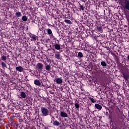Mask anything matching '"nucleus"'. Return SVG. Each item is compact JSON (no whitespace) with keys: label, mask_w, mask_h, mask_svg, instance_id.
<instances>
[{"label":"nucleus","mask_w":129,"mask_h":129,"mask_svg":"<svg viewBox=\"0 0 129 129\" xmlns=\"http://www.w3.org/2000/svg\"><path fill=\"white\" fill-rule=\"evenodd\" d=\"M107 110L109 111V118L111 121L115 122L116 125L121 127L122 125H123V122L122 120V117H121V111L119 109L118 107L116 108H114L112 110L109 109L108 108L105 107Z\"/></svg>","instance_id":"obj_1"},{"label":"nucleus","mask_w":129,"mask_h":129,"mask_svg":"<svg viewBox=\"0 0 129 129\" xmlns=\"http://www.w3.org/2000/svg\"><path fill=\"white\" fill-rule=\"evenodd\" d=\"M24 119H22V118H19V122H20V124L21 125V127H24V128H27V122H29V120L30 119V118L28 117L27 114H25L24 115Z\"/></svg>","instance_id":"obj_2"},{"label":"nucleus","mask_w":129,"mask_h":129,"mask_svg":"<svg viewBox=\"0 0 129 129\" xmlns=\"http://www.w3.org/2000/svg\"><path fill=\"white\" fill-rule=\"evenodd\" d=\"M57 42L55 41V44L52 45V50L54 52H56V50L59 51V50H61V45L59 44V40H57Z\"/></svg>","instance_id":"obj_3"},{"label":"nucleus","mask_w":129,"mask_h":129,"mask_svg":"<svg viewBox=\"0 0 129 129\" xmlns=\"http://www.w3.org/2000/svg\"><path fill=\"white\" fill-rule=\"evenodd\" d=\"M14 117H15L14 116H11L9 118V123L11 124L12 126H13V127H15V128H17L18 127V126H17V123H16L15 120L14 119Z\"/></svg>","instance_id":"obj_4"},{"label":"nucleus","mask_w":129,"mask_h":129,"mask_svg":"<svg viewBox=\"0 0 129 129\" xmlns=\"http://www.w3.org/2000/svg\"><path fill=\"white\" fill-rule=\"evenodd\" d=\"M41 113H42V115L43 116H47V115H49V110L47 108L43 107L41 108Z\"/></svg>","instance_id":"obj_5"},{"label":"nucleus","mask_w":129,"mask_h":129,"mask_svg":"<svg viewBox=\"0 0 129 129\" xmlns=\"http://www.w3.org/2000/svg\"><path fill=\"white\" fill-rule=\"evenodd\" d=\"M96 30L97 32H99L100 33H102V25L101 24L98 23L96 24Z\"/></svg>","instance_id":"obj_6"},{"label":"nucleus","mask_w":129,"mask_h":129,"mask_svg":"<svg viewBox=\"0 0 129 129\" xmlns=\"http://www.w3.org/2000/svg\"><path fill=\"white\" fill-rule=\"evenodd\" d=\"M48 35H49L51 39H53V40H56V38H55V36L53 35V33H52V30L50 28H48L46 29Z\"/></svg>","instance_id":"obj_7"},{"label":"nucleus","mask_w":129,"mask_h":129,"mask_svg":"<svg viewBox=\"0 0 129 129\" xmlns=\"http://www.w3.org/2000/svg\"><path fill=\"white\" fill-rule=\"evenodd\" d=\"M58 120L59 121H58L57 120L53 121V125H54V126H59L60 124H61V121H62V119H61V118H58Z\"/></svg>","instance_id":"obj_8"},{"label":"nucleus","mask_w":129,"mask_h":129,"mask_svg":"<svg viewBox=\"0 0 129 129\" xmlns=\"http://www.w3.org/2000/svg\"><path fill=\"white\" fill-rule=\"evenodd\" d=\"M36 67L38 70L42 71L44 69V64L41 62H39L36 64Z\"/></svg>","instance_id":"obj_9"},{"label":"nucleus","mask_w":129,"mask_h":129,"mask_svg":"<svg viewBox=\"0 0 129 129\" xmlns=\"http://www.w3.org/2000/svg\"><path fill=\"white\" fill-rule=\"evenodd\" d=\"M100 64L95 65V69L97 72H102V68H100Z\"/></svg>","instance_id":"obj_10"},{"label":"nucleus","mask_w":129,"mask_h":129,"mask_svg":"<svg viewBox=\"0 0 129 129\" xmlns=\"http://www.w3.org/2000/svg\"><path fill=\"white\" fill-rule=\"evenodd\" d=\"M124 9H126V10H128V11H129V1L128 0H124Z\"/></svg>","instance_id":"obj_11"},{"label":"nucleus","mask_w":129,"mask_h":129,"mask_svg":"<svg viewBox=\"0 0 129 129\" xmlns=\"http://www.w3.org/2000/svg\"><path fill=\"white\" fill-rule=\"evenodd\" d=\"M122 74L123 75L122 77L125 79L126 81H127L128 78H129V75L126 72H122Z\"/></svg>","instance_id":"obj_12"},{"label":"nucleus","mask_w":129,"mask_h":129,"mask_svg":"<svg viewBox=\"0 0 129 129\" xmlns=\"http://www.w3.org/2000/svg\"><path fill=\"white\" fill-rule=\"evenodd\" d=\"M30 36V38H31V40L33 41V42H36V41L38 40V36H37L35 34H31Z\"/></svg>","instance_id":"obj_13"},{"label":"nucleus","mask_w":129,"mask_h":129,"mask_svg":"<svg viewBox=\"0 0 129 129\" xmlns=\"http://www.w3.org/2000/svg\"><path fill=\"white\" fill-rule=\"evenodd\" d=\"M55 83L56 84H62L63 83L62 78H56L55 79Z\"/></svg>","instance_id":"obj_14"},{"label":"nucleus","mask_w":129,"mask_h":129,"mask_svg":"<svg viewBox=\"0 0 129 129\" xmlns=\"http://www.w3.org/2000/svg\"><path fill=\"white\" fill-rule=\"evenodd\" d=\"M34 83L35 85H37V86H39L40 87L42 86V84L41 83V82L38 79L35 80L34 81Z\"/></svg>","instance_id":"obj_15"},{"label":"nucleus","mask_w":129,"mask_h":129,"mask_svg":"<svg viewBox=\"0 0 129 129\" xmlns=\"http://www.w3.org/2000/svg\"><path fill=\"white\" fill-rule=\"evenodd\" d=\"M79 9L80 11H82V12H84L86 7H85V5H82L80 3H79Z\"/></svg>","instance_id":"obj_16"},{"label":"nucleus","mask_w":129,"mask_h":129,"mask_svg":"<svg viewBox=\"0 0 129 129\" xmlns=\"http://www.w3.org/2000/svg\"><path fill=\"white\" fill-rule=\"evenodd\" d=\"M55 53V58L56 59H60L61 58V54H60V52L56 51Z\"/></svg>","instance_id":"obj_17"},{"label":"nucleus","mask_w":129,"mask_h":129,"mask_svg":"<svg viewBox=\"0 0 129 129\" xmlns=\"http://www.w3.org/2000/svg\"><path fill=\"white\" fill-rule=\"evenodd\" d=\"M45 70H46V71L48 72H50V71H51V69H52V68H51V64L45 65Z\"/></svg>","instance_id":"obj_18"},{"label":"nucleus","mask_w":129,"mask_h":129,"mask_svg":"<svg viewBox=\"0 0 129 129\" xmlns=\"http://www.w3.org/2000/svg\"><path fill=\"white\" fill-rule=\"evenodd\" d=\"M16 70L18 72H23L24 71V68L22 66H19L16 67Z\"/></svg>","instance_id":"obj_19"},{"label":"nucleus","mask_w":129,"mask_h":129,"mask_svg":"<svg viewBox=\"0 0 129 129\" xmlns=\"http://www.w3.org/2000/svg\"><path fill=\"white\" fill-rule=\"evenodd\" d=\"M60 116H61V117H68V114H67L66 112L61 111L60 112Z\"/></svg>","instance_id":"obj_20"},{"label":"nucleus","mask_w":129,"mask_h":129,"mask_svg":"<svg viewBox=\"0 0 129 129\" xmlns=\"http://www.w3.org/2000/svg\"><path fill=\"white\" fill-rule=\"evenodd\" d=\"M95 107L99 110H101V109H102V106H101V105H99V104H96L95 105Z\"/></svg>","instance_id":"obj_21"},{"label":"nucleus","mask_w":129,"mask_h":129,"mask_svg":"<svg viewBox=\"0 0 129 129\" xmlns=\"http://www.w3.org/2000/svg\"><path fill=\"white\" fill-rule=\"evenodd\" d=\"M103 36H102V35H99L97 37V41L98 42H100L103 40Z\"/></svg>","instance_id":"obj_22"},{"label":"nucleus","mask_w":129,"mask_h":129,"mask_svg":"<svg viewBox=\"0 0 129 129\" xmlns=\"http://www.w3.org/2000/svg\"><path fill=\"white\" fill-rule=\"evenodd\" d=\"M20 96L22 98H26V97H27V95H26V93H25L24 92H21L20 93Z\"/></svg>","instance_id":"obj_23"},{"label":"nucleus","mask_w":129,"mask_h":129,"mask_svg":"<svg viewBox=\"0 0 129 129\" xmlns=\"http://www.w3.org/2000/svg\"><path fill=\"white\" fill-rule=\"evenodd\" d=\"M101 66L103 67V68H105L106 66H107V64L106 63V62L104 61H102L101 62Z\"/></svg>","instance_id":"obj_24"},{"label":"nucleus","mask_w":129,"mask_h":129,"mask_svg":"<svg viewBox=\"0 0 129 129\" xmlns=\"http://www.w3.org/2000/svg\"><path fill=\"white\" fill-rule=\"evenodd\" d=\"M64 22L66 23V24H68L69 25H72V21L68 19H65Z\"/></svg>","instance_id":"obj_25"},{"label":"nucleus","mask_w":129,"mask_h":129,"mask_svg":"<svg viewBox=\"0 0 129 129\" xmlns=\"http://www.w3.org/2000/svg\"><path fill=\"white\" fill-rule=\"evenodd\" d=\"M15 15L17 18H21L22 17V13L20 12H16Z\"/></svg>","instance_id":"obj_26"},{"label":"nucleus","mask_w":129,"mask_h":129,"mask_svg":"<svg viewBox=\"0 0 129 129\" xmlns=\"http://www.w3.org/2000/svg\"><path fill=\"white\" fill-rule=\"evenodd\" d=\"M1 65L2 66V68H8V67H7V63L4 61L1 62Z\"/></svg>","instance_id":"obj_27"},{"label":"nucleus","mask_w":129,"mask_h":129,"mask_svg":"<svg viewBox=\"0 0 129 129\" xmlns=\"http://www.w3.org/2000/svg\"><path fill=\"white\" fill-rule=\"evenodd\" d=\"M22 19L23 22H27L28 21V18L26 16H23Z\"/></svg>","instance_id":"obj_28"},{"label":"nucleus","mask_w":129,"mask_h":129,"mask_svg":"<svg viewBox=\"0 0 129 129\" xmlns=\"http://www.w3.org/2000/svg\"><path fill=\"white\" fill-rule=\"evenodd\" d=\"M75 107L78 110H79V108L80 107V106L79 105V104H78V103H76L75 104Z\"/></svg>","instance_id":"obj_29"},{"label":"nucleus","mask_w":129,"mask_h":129,"mask_svg":"<svg viewBox=\"0 0 129 129\" xmlns=\"http://www.w3.org/2000/svg\"><path fill=\"white\" fill-rule=\"evenodd\" d=\"M1 59L3 61H4V62H7V56L6 55H3Z\"/></svg>","instance_id":"obj_30"},{"label":"nucleus","mask_w":129,"mask_h":129,"mask_svg":"<svg viewBox=\"0 0 129 129\" xmlns=\"http://www.w3.org/2000/svg\"><path fill=\"white\" fill-rule=\"evenodd\" d=\"M33 75H34L36 78L39 79V73L38 72H35L34 74H33Z\"/></svg>","instance_id":"obj_31"},{"label":"nucleus","mask_w":129,"mask_h":129,"mask_svg":"<svg viewBox=\"0 0 129 129\" xmlns=\"http://www.w3.org/2000/svg\"><path fill=\"white\" fill-rule=\"evenodd\" d=\"M5 123V119L4 118H0V124L1 125H3Z\"/></svg>","instance_id":"obj_32"},{"label":"nucleus","mask_w":129,"mask_h":129,"mask_svg":"<svg viewBox=\"0 0 129 129\" xmlns=\"http://www.w3.org/2000/svg\"><path fill=\"white\" fill-rule=\"evenodd\" d=\"M78 56L79 58H82V57H83V53H82L81 52H78Z\"/></svg>","instance_id":"obj_33"},{"label":"nucleus","mask_w":129,"mask_h":129,"mask_svg":"<svg viewBox=\"0 0 129 129\" xmlns=\"http://www.w3.org/2000/svg\"><path fill=\"white\" fill-rule=\"evenodd\" d=\"M0 95H1V96L5 95V92H4L2 89H0Z\"/></svg>","instance_id":"obj_34"},{"label":"nucleus","mask_w":129,"mask_h":129,"mask_svg":"<svg viewBox=\"0 0 129 129\" xmlns=\"http://www.w3.org/2000/svg\"><path fill=\"white\" fill-rule=\"evenodd\" d=\"M3 97V99H6V100H8L9 99V97L7 95H5L3 96H2Z\"/></svg>","instance_id":"obj_35"},{"label":"nucleus","mask_w":129,"mask_h":129,"mask_svg":"<svg viewBox=\"0 0 129 129\" xmlns=\"http://www.w3.org/2000/svg\"><path fill=\"white\" fill-rule=\"evenodd\" d=\"M16 125H17V128H16V129L19 128V127L20 128H22V125L21 124V123H20V124H17V123H16Z\"/></svg>","instance_id":"obj_36"},{"label":"nucleus","mask_w":129,"mask_h":129,"mask_svg":"<svg viewBox=\"0 0 129 129\" xmlns=\"http://www.w3.org/2000/svg\"><path fill=\"white\" fill-rule=\"evenodd\" d=\"M90 100H91V102H92V103H95L96 102V101H95V99H93V98H90Z\"/></svg>","instance_id":"obj_37"},{"label":"nucleus","mask_w":129,"mask_h":129,"mask_svg":"<svg viewBox=\"0 0 129 129\" xmlns=\"http://www.w3.org/2000/svg\"><path fill=\"white\" fill-rule=\"evenodd\" d=\"M97 37L98 36H96L95 35L93 36L94 39L96 40V41H97Z\"/></svg>","instance_id":"obj_38"},{"label":"nucleus","mask_w":129,"mask_h":129,"mask_svg":"<svg viewBox=\"0 0 129 129\" xmlns=\"http://www.w3.org/2000/svg\"><path fill=\"white\" fill-rule=\"evenodd\" d=\"M127 21L128 24H129V15L127 16Z\"/></svg>","instance_id":"obj_39"},{"label":"nucleus","mask_w":129,"mask_h":129,"mask_svg":"<svg viewBox=\"0 0 129 129\" xmlns=\"http://www.w3.org/2000/svg\"><path fill=\"white\" fill-rule=\"evenodd\" d=\"M7 69H9V70H10V72L12 71V68H11V67H9V68H7Z\"/></svg>","instance_id":"obj_40"},{"label":"nucleus","mask_w":129,"mask_h":129,"mask_svg":"<svg viewBox=\"0 0 129 129\" xmlns=\"http://www.w3.org/2000/svg\"><path fill=\"white\" fill-rule=\"evenodd\" d=\"M2 107H5V104H1Z\"/></svg>","instance_id":"obj_41"},{"label":"nucleus","mask_w":129,"mask_h":129,"mask_svg":"<svg viewBox=\"0 0 129 129\" xmlns=\"http://www.w3.org/2000/svg\"><path fill=\"white\" fill-rule=\"evenodd\" d=\"M60 129H65V128H64V127H61L60 128Z\"/></svg>","instance_id":"obj_42"},{"label":"nucleus","mask_w":129,"mask_h":129,"mask_svg":"<svg viewBox=\"0 0 129 129\" xmlns=\"http://www.w3.org/2000/svg\"><path fill=\"white\" fill-rule=\"evenodd\" d=\"M50 93H51V94H54V92H51Z\"/></svg>","instance_id":"obj_43"},{"label":"nucleus","mask_w":129,"mask_h":129,"mask_svg":"<svg viewBox=\"0 0 129 129\" xmlns=\"http://www.w3.org/2000/svg\"><path fill=\"white\" fill-rule=\"evenodd\" d=\"M106 115L108 114V112H106Z\"/></svg>","instance_id":"obj_44"},{"label":"nucleus","mask_w":129,"mask_h":129,"mask_svg":"<svg viewBox=\"0 0 129 129\" xmlns=\"http://www.w3.org/2000/svg\"><path fill=\"white\" fill-rule=\"evenodd\" d=\"M54 75H53V76H51V77H54Z\"/></svg>","instance_id":"obj_45"},{"label":"nucleus","mask_w":129,"mask_h":129,"mask_svg":"<svg viewBox=\"0 0 129 129\" xmlns=\"http://www.w3.org/2000/svg\"><path fill=\"white\" fill-rule=\"evenodd\" d=\"M42 86H44V85L42 84Z\"/></svg>","instance_id":"obj_46"}]
</instances>
